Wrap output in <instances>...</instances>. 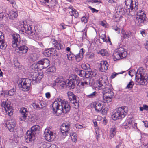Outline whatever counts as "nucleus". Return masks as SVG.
<instances>
[{"label":"nucleus","mask_w":148,"mask_h":148,"mask_svg":"<svg viewBox=\"0 0 148 148\" xmlns=\"http://www.w3.org/2000/svg\"><path fill=\"white\" fill-rule=\"evenodd\" d=\"M52 108L53 111L57 116L60 115L59 112H60L61 111L63 113H66L70 109V106L69 103L67 101L60 98H57L53 103Z\"/></svg>","instance_id":"f257e3e1"},{"label":"nucleus","mask_w":148,"mask_h":148,"mask_svg":"<svg viewBox=\"0 0 148 148\" xmlns=\"http://www.w3.org/2000/svg\"><path fill=\"white\" fill-rule=\"evenodd\" d=\"M91 79L87 78L79 79L75 75L70 80H68L66 83V85L70 89H73L75 88V84L78 87H84L86 86V85L92 84Z\"/></svg>","instance_id":"f03ea898"},{"label":"nucleus","mask_w":148,"mask_h":148,"mask_svg":"<svg viewBox=\"0 0 148 148\" xmlns=\"http://www.w3.org/2000/svg\"><path fill=\"white\" fill-rule=\"evenodd\" d=\"M148 76L145 70L143 67L138 69L136 73L135 80L137 84L141 86L146 84Z\"/></svg>","instance_id":"7ed1b4c3"},{"label":"nucleus","mask_w":148,"mask_h":148,"mask_svg":"<svg viewBox=\"0 0 148 148\" xmlns=\"http://www.w3.org/2000/svg\"><path fill=\"white\" fill-rule=\"evenodd\" d=\"M106 80L102 78L99 79L97 81L96 87H98L99 90L102 89L103 95H109V96L113 95L112 91V87L111 84L107 85L106 84Z\"/></svg>","instance_id":"20e7f679"},{"label":"nucleus","mask_w":148,"mask_h":148,"mask_svg":"<svg viewBox=\"0 0 148 148\" xmlns=\"http://www.w3.org/2000/svg\"><path fill=\"white\" fill-rule=\"evenodd\" d=\"M128 110L126 106L119 107L113 111L112 115L113 120H116L123 118L127 114Z\"/></svg>","instance_id":"39448f33"},{"label":"nucleus","mask_w":148,"mask_h":148,"mask_svg":"<svg viewBox=\"0 0 148 148\" xmlns=\"http://www.w3.org/2000/svg\"><path fill=\"white\" fill-rule=\"evenodd\" d=\"M40 126L35 125L31 128V130L27 131L26 135L25 136L26 142L27 143L30 141L34 140L35 139V134L39 132L40 130Z\"/></svg>","instance_id":"423d86ee"},{"label":"nucleus","mask_w":148,"mask_h":148,"mask_svg":"<svg viewBox=\"0 0 148 148\" xmlns=\"http://www.w3.org/2000/svg\"><path fill=\"white\" fill-rule=\"evenodd\" d=\"M135 13L137 15L135 20L136 23L137 25L141 26L147 23L146 15L143 11L142 10L136 11Z\"/></svg>","instance_id":"0eeeda50"},{"label":"nucleus","mask_w":148,"mask_h":148,"mask_svg":"<svg viewBox=\"0 0 148 148\" xmlns=\"http://www.w3.org/2000/svg\"><path fill=\"white\" fill-rule=\"evenodd\" d=\"M21 23V25L23 26L22 27V29L20 32H22L23 34H26L29 36H32L33 37H34L35 35L36 31H33L31 26H28L26 24L25 25L26 23V21H22Z\"/></svg>","instance_id":"6e6552de"},{"label":"nucleus","mask_w":148,"mask_h":148,"mask_svg":"<svg viewBox=\"0 0 148 148\" xmlns=\"http://www.w3.org/2000/svg\"><path fill=\"white\" fill-rule=\"evenodd\" d=\"M31 79L28 78L23 79L18 85L24 91H27L29 90L31 83Z\"/></svg>","instance_id":"1a4fd4ad"},{"label":"nucleus","mask_w":148,"mask_h":148,"mask_svg":"<svg viewBox=\"0 0 148 148\" xmlns=\"http://www.w3.org/2000/svg\"><path fill=\"white\" fill-rule=\"evenodd\" d=\"M1 106L4 108L7 114L9 116L12 115L13 109L10 102L3 101L1 104Z\"/></svg>","instance_id":"9d476101"},{"label":"nucleus","mask_w":148,"mask_h":148,"mask_svg":"<svg viewBox=\"0 0 148 148\" xmlns=\"http://www.w3.org/2000/svg\"><path fill=\"white\" fill-rule=\"evenodd\" d=\"M125 3L126 6L130 8L131 10L134 11L137 10L138 9V3L134 0H125Z\"/></svg>","instance_id":"9b49d317"},{"label":"nucleus","mask_w":148,"mask_h":148,"mask_svg":"<svg viewBox=\"0 0 148 148\" xmlns=\"http://www.w3.org/2000/svg\"><path fill=\"white\" fill-rule=\"evenodd\" d=\"M16 122L14 119L8 120L5 123L6 127L11 132H13L15 127Z\"/></svg>","instance_id":"f8f14e48"},{"label":"nucleus","mask_w":148,"mask_h":148,"mask_svg":"<svg viewBox=\"0 0 148 148\" xmlns=\"http://www.w3.org/2000/svg\"><path fill=\"white\" fill-rule=\"evenodd\" d=\"M12 46L13 47H16L20 44V38L19 34L15 33L12 34Z\"/></svg>","instance_id":"ddd939ff"},{"label":"nucleus","mask_w":148,"mask_h":148,"mask_svg":"<svg viewBox=\"0 0 148 148\" xmlns=\"http://www.w3.org/2000/svg\"><path fill=\"white\" fill-rule=\"evenodd\" d=\"M45 139L48 141L53 140L56 138V136L53 132L48 129H46L44 132Z\"/></svg>","instance_id":"4468645a"},{"label":"nucleus","mask_w":148,"mask_h":148,"mask_svg":"<svg viewBox=\"0 0 148 148\" xmlns=\"http://www.w3.org/2000/svg\"><path fill=\"white\" fill-rule=\"evenodd\" d=\"M70 124L69 122H66L62 124L60 126L61 132L62 135L65 136L70 129Z\"/></svg>","instance_id":"2eb2a0df"},{"label":"nucleus","mask_w":148,"mask_h":148,"mask_svg":"<svg viewBox=\"0 0 148 148\" xmlns=\"http://www.w3.org/2000/svg\"><path fill=\"white\" fill-rule=\"evenodd\" d=\"M135 11L133 10H131L130 8L127 6L125 7L120 8L119 10V12L121 15L127 14L133 15L135 14Z\"/></svg>","instance_id":"dca6fc26"},{"label":"nucleus","mask_w":148,"mask_h":148,"mask_svg":"<svg viewBox=\"0 0 148 148\" xmlns=\"http://www.w3.org/2000/svg\"><path fill=\"white\" fill-rule=\"evenodd\" d=\"M97 95V92L92 88L87 89L85 92L86 97L89 98H94Z\"/></svg>","instance_id":"f3484780"},{"label":"nucleus","mask_w":148,"mask_h":148,"mask_svg":"<svg viewBox=\"0 0 148 148\" xmlns=\"http://www.w3.org/2000/svg\"><path fill=\"white\" fill-rule=\"evenodd\" d=\"M20 112L21 114L20 120L21 121H25L28 115V110L25 107H22L21 108Z\"/></svg>","instance_id":"a211bd4d"},{"label":"nucleus","mask_w":148,"mask_h":148,"mask_svg":"<svg viewBox=\"0 0 148 148\" xmlns=\"http://www.w3.org/2000/svg\"><path fill=\"white\" fill-rule=\"evenodd\" d=\"M97 71L96 70H95L89 71L88 73H85V77L84 78H87L91 79V82H92V84L86 85V86H90L91 85H92L94 84L93 79L90 78V77H95L97 75Z\"/></svg>","instance_id":"6ab92c4d"},{"label":"nucleus","mask_w":148,"mask_h":148,"mask_svg":"<svg viewBox=\"0 0 148 148\" xmlns=\"http://www.w3.org/2000/svg\"><path fill=\"white\" fill-rule=\"evenodd\" d=\"M91 106L95 108L96 111L99 112L102 109L103 106L101 103V102L96 101L92 103L91 104Z\"/></svg>","instance_id":"aec40b11"},{"label":"nucleus","mask_w":148,"mask_h":148,"mask_svg":"<svg viewBox=\"0 0 148 148\" xmlns=\"http://www.w3.org/2000/svg\"><path fill=\"white\" fill-rule=\"evenodd\" d=\"M108 64L106 61H101L99 66V70L102 72L106 71L108 69Z\"/></svg>","instance_id":"412c9836"},{"label":"nucleus","mask_w":148,"mask_h":148,"mask_svg":"<svg viewBox=\"0 0 148 148\" xmlns=\"http://www.w3.org/2000/svg\"><path fill=\"white\" fill-rule=\"evenodd\" d=\"M67 82V81L65 82L62 80L60 78H57L54 81L53 85V86H56L62 88L64 86V85L66 84Z\"/></svg>","instance_id":"4be33fe9"},{"label":"nucleus","mask_w":148,"mask_h":148,"mask_svg":"<svg viewBox=\"0 0 148 148\" xmlns=\"http://www.w3.org/2000/svg\"><path fill=\"white\" fill-rule=\"evenodd\" d=\"M117 132L116 127L115 125L113 126L111 128L109 134V138L111 139L114 137Z\"/></svg>","instance_id":"5701e85b"},{"label":"nucleus","mask_w":148,"mask_h":148,"mask_svg":"<svg viewBox=\"0 0 148 148\" xmlns=\"http://www.w3.org/2000/svg\"><path fill=\"white\" fill-rule=\"evenodd\" d=\"M28 48L25 45L21 46L19 47H17L16 50V51H18L19 53H25L28 50Z\"/></svg>","instance_id":"b1692460"},{"label":"nucleus","mask_w":148,"mask_h":148,"mask_svg":"<svg viewBox=\"0 0 148 148\" xmlns=\"http://www.w3.org/2000/svg\"><path fill=\"white\" fill-rule=\"evenodd\" d=\"M78 99L76 96L74 95V97L71 98V100L70 101L73 104V106L75 108H77L79 107V102Z\"/></svg>","instance_id":"393cba45"},{"label":"nucleus","mask_w":148,"mask_h":148,"mask_svg":"<svg viewBox=\"0 0 148 148\" xmlns=\"http://www.w3.org/2000/svg\"><path fill=\"white\" fill-rule=\"evenodd\" d=\"M52 42L54 47L58 50L64 48V45H63L58 42L55 40L53 39Z\"/></svg>","instance_id":"a878e982"},{"label":"nucleus","mask_w":148,"mask_h":148,"mask_svg":"<svg viewBox=\"0 0 148 148\" xmlns=\"http://www.w3.org/2000/svg\"><path fill=\"white\" fill-rule=\"evenodd\" d=\"M132 120L131 119L128 118L123 123V126L125 129H130L131 127L132 124Z\"/></svg>","instance_id":"bb28decb"},{"label":"nucleus","mask_w":148,"mask_h":148,"mask_svg":"<svg viewBox=\"0 0 148 148\" xmlns=\"http://www.w3.org/2000/svg\"><path fill=\"white\" fill-rule=\"evenodd\" d=\"M117 50L119 54L121 55V56L122 58H124L127 56V52L124 51V49L123 47H120Z\"/></svg>","instance_id":"cd10ccee"},{"label":"nucleus","mask_w":148,"mask_h":148,"mask_svg":"<svg viewBox=\"0 0 148 148\" xmlns=\"http://www.w3.org/2000/svg\"><path fill=\"white\" fill-rule=\"evenodd\" d=\"M121 55L117 51H115L113 54L114 60L116 61L123 58H122Z\"/></svg>","instance_id":"c85d7f7f"},{"label":"nucleus","mask_w":148,"mask_h":148,"mask_svg":"<svg viewBox=\"0 0 148 148\" xmlns=\"http://www.w3.org/2000/svg\"><path fill=\"white\" fill-rule=\"evenodd\" d=\"M84 53L83 49V48L81 49L79 51V53L77 54L76 60L77 61L79 62L82 59Z\"/></svg>","instance_id":"c756f323"},{"label":"nucleus","mask_w":148,"mask_h":148,"mask_svg":"<svg viewBox=\"0 0 148 148\" xmlns=\"http://www.w3.org/2000/svg\"><path fill=\"white\" fill-rule=\"evenodd\" d=\"M17 16V13L15 11H11L9 13V16L10 19H11L13 20Z\"/></svg>","instance_id":"7c9ffc66"},{"label":"nucleus","mask_w":148,"mask_h":148,"mask_svg":"<svg viewBox=\"0 0 148 148\" xmlns=\"http://www.w3.org/2000/svg\"><path fill=\"white\" fill-rule=\"evenodd\" d=\"M55 51L56 50L54 48H51L46 50L45 54L46 56H49L51 54H53V52H55Z\"/></svg>","instance_id":"2f4dec72"},{"label":"nucleus","mask_w":148,"mask_h":148,"mask_svg":"<svg viewBox=\"0 0 148 148\" xmlns=\"http://www.w3.org/2000/svg\"><path fill=\"white\" fill-rule=\"evenodd\" d=\"M49 64L50 61L47 58L43 59V68H46L48 67L49 65Z\"/></svg>","instance_id":"473e14b6"},{"label":"nucleus","mask_w":148,"mask_h":148,"mask_svg":"<svg viewBox=\"0 0 148 148\" xmlns=\"http://www.w3.org/2000/svg\"><path fill=\"white\" fill-rule=\"evenodd\" d=\"M69 13L71 16H74L75 18H77L79 15L78 12L75 9H72L70 11Z\"/></svg>","instance_id":"72a5a7b5"},{"label":"nucleus","mask_w":148,"mask_h":148,"mask_svg":"<svg viewBox=\"0 0 148 148\" xmlns=\"http://www.w3.org/2000/svg\"><path fill=\"white\" fill-rule=\"evenodd\" d=\"M105 96V99H104L103 101L104 103H109L112 101V97L113 95L109 96V95H106Z\"/></svg>","instance_id":"f704fd0d"},{"label":"nucleus","mask_w":148,"mask_h":148,"mask_svg":"<svg viewBox=\"0 0 148 148\" xmlns=\"http://www.w3.org/2000/svg\"><path fill=\"white\" fill-rule=\"evenodd\" d=\"M70 53L69 54H67V56L68 59L69 60H73L74 58H75L76 60V58L77 56V54L74 55L73 54H71V53L70 52Z\"/></svg>","instance_id":"c9c22d12"},{"label":"nucleus","mask_w":148,"mask_h":148,"mask_svg":"<svg viewBox=\"0 0 148 148\" xmlns=\"http://www.w3.org/2000/svg\"><path fill=\"white\" fill-rule=\"evenodd\" d=\"M32 106L35 109H40L42 108V107H40L39 105L38 101H34L32 104Z\"/></svg>","instance_id":"e433bc0d"},{"label":"nucleus","mask_w":148,"mask_h":148,"mask_svg":"<svg viewBox=\"0 0 148 148\" xmlns=\"http://www.w3.org/2000/svg\"><path fill=\"white\" fill-rule=\"evenodd\" d=\"M122 36L124 39L127 38L129 37L130 36V33L127 32L123 31L122 32Z\"/></svg>","instance_id":"4c0bfd02"},{"label":"nucleus","mask_w":148,"mask_h":148,"mask_svg":"<svg viewBox=\"0 0 148 148\" xmlns=\"http://www.w3.org/2000/svg\"><path fill=\"white\" fill-rule=\"evenodd\" d=\"M75 70L77 73L81 77H82L84 75H85L84 71L83 70H78V69H76Z\"/></svg>","instance_id":"58836bf2"},{"label":"nucleus","mask_w":148,"mask_h":148,"mask_svg":"<svg viewBox=\"0 0 148 148\" xmlns=\"http://www.w3.org/2000/svg\"><path fill=\"white\" fill-rule=\"evenodd\" d=\"M29 59L32 61H35L37 60L38 57L36 54H30Z\"/></svg>","instance_id":"ea45409f"},{"label":"nucleus","mask_w":148,"mask_h":148,"mask_svg":"<svg viewBox=\"0 0 148 148\" xmlns=\"http://www.w3.org/2000/svg\"><path fill=\"white\" fill-rule=\"evenodd\" d=\"M134 85V82L131 81L128 84L127 86L125 88L131 90L132 89Z\"/></svg>","instance_id":"a19ab883"},{"label":"nucleus","mask_w":148,"mask_h":148,"mask_svg":"<svg viewBox=\"0 0 148 148\" xmlns=\"http://www.w3.org/2000/svg\"><path fill=\"white\" fill-rule=\"evenodd\" d=\"M81 67L83 69L85 70H88L90 68V65L87 63L82 64Z\"/></svg>","instance_id":"79ce46f5"},{"label":"nucleus","mask_w":148,"mask_h":148,"mask_svg":"<svg viewBox=\"0 0 148 148\" xmlns=\"http://www.w3.org/2000/svg\"><path fill=\"white\" fill-rule=\"evenodd\" d=\"M71 137L73 142H75L77 141V136L75 133H73L72 135H71Z\"/></svg>","instance_id":"37998d69"},{"label":"nucleus","mask_w":148,"mask_h":148,"mask_svg":"<svg viewBox=\"0 0 148 148\" xmlns=\"http://www.w3.org/2000/svg\"><path fill=\"white\" fill-rule=\"evenodd\" d=\"M1 45H0V48L1 49H4L7 46V45L6 44L4 39H3V42H0Z\"/></svg>","instance_id":"c03bdc74"},{"label":"nucleus","mask_w":148,"mask_h":148,"mask_svg":"<svg viewBox=\"0 0 148 148\" xmlns=\"http://www.w3.org/2000/svg\"><path fill=\"white\" fill-rule=\"evenodd\" d=\"M69 100H71V98L73 97H74V95L71 92H68L67 93Z\"/></svg>","instance_id":"a18cd8bd"},{"label":"nucleus","mask_w":148,"mask_h":148,"mask_svg":"<svg viewBox=\"0 0 148 148\" xmlns=\"http://www.w3.org/2000/svg\"><path fill=\"white\" fill-rule=\"evenodd\" d=\"M124 72V71H122L121 72H120V73H116L114 72L112 75L111 76V78H114L117 75H118L119 74H123Z\"/></svg>","instance_id":"49530a36"},{"label":"nucleus","mask_w":148,"mask_h":148,"mask_svg":"<svg viewBox=\"0 0 148 148\" xmlns=\"http://www.w3.org/2000/svg\"><path fill=\"white\" fill-rule=\"evenodd\" d=\"M4 39V34L0 31V42L3 41Z\"/></svg>","instance_id":"de8ad7c7"},{"label":"nucleus","mask_w":148,"mask_h":148,"mask_svg":"<svg viewBox=\"0 0 148 148\" xmlns=\"http://www.w3.org/2000/svg\"><path fill=\"white\" fill-rule=\"evenodd\" d=\"M8 95L10 96H12L14 95V89H12L10 90L8 92Z\"/></svg>","instance_id":"09e8293b"},{"label":"nucleus","mask_w":148,"mask_h":148,"mask_svg":"<svg viewBox=\"0 0 148 148\" xmlns=\"http://www.w3.org/2000/svg\"><path fill=\"white\" fill-rule=\"evenodd\" d=\"M88 18L87 17L83 16L81 18V21L82 22L85 23L87 22Z\"/></svg>","instance_id":"8fccbe9b"},{"label":"nucleus","mask_w":148,"mask_h":148,"mask_svg":"<svg viewBox=\"0 0 148 148\" xmlns=\"http://www.w3.org/2000/svg\"><path fill=\"white\" fill-rule=\"evenodd\" d=\"M100 38L103 40V42H107V40L106 38V36L105 34H103L102 35L100 36Z\"/></svg>","instance_id":"3c124183"},{"label":"nucleus","mask_w":148,"mask_h":148,"mask_svg":"<svg viewBox=\"0 0 148 148\" xmlns=\"http://www.w3.org/2000/svg\"><path fill=\"white\" fill-rule=\"evenodd\" d=\"M100 52L101 55L103 56H105L107 54L106 51L104 49H101Z\"/></svg>","instance_id":"603ef678"},{"label":"nucleus","mask_w":148,"mask_h":148,"mask_svg":"<svg viewBox=\"0 0 148 148\" xmlns=\"http://www.w3.org/2000/svg\"><path fill=\"white\" fill-rule=\"evenodd\" d=\"M136 72L134 70H130L128 73V74L129 75L131 76L132 77L134 75V74H135Z\"/></svg>","instance_id":"864d4df0"},{"label":"nucleus","mask_w":148,"mask_h":148,"mask_svg":"<svg viewBox=\"0 0 148 148\" xmlns=\"http://www.w3.org/2000/svg\"><path fill=\"white\" fill-rule=\"evenodd\" d=\"M122 142L121 141H120L119 142V144L116 147V148H123V145H122Z\"/></svg>","instance_id":"5fc2aeb1"},{"label":"nucleus","mask_w":148,"mask_h":148,"mask_svg":"<svg viewBox=\"0 0 148 148\" xmlns=\"http://www.w3.org/2000/svg\"><path fill=\"white\" fill-rule=\"evenodd\" d=\"M43 59L40 60L38 62L36 65H37V67H38V65H41L43 66Z\"/></svg>","instance_id":"6e6d98bb"},{"label":"nucleus","mask_w":148,"mask_h":148,"mask_svg":"<svg viewBox=\"0 0 148 148\" xmlns=\"http://www.w3.org/2000/svg\"><path fill=\"white\" fill-rule=\"evenodd\" d=\"M140 34L143 37L145 36L146 34V33L145 30H143L140 31Z\"/></svg>","instance_id":"4d7b16f0"},{"label":"nucleus","mask_w":148,"mask_h":148,"mask_svg":"<svg viewBox=\"0 0 148 148\" xmlns=\"http://www.w3.org/2000/svg\"><path fill=\"white\" fill-rule=\"evenodd\" d=\"M101 111H102L101 112L102 114L105 115L106 114L107 112V108H103V107Z\"/></svg>","instance_id":"13d9d810"},{"label":"nucleus","mask_w":148,"mask_h":148,"mask_svg":"<svg viewBox=\"0 0 148 148\" xmlns=\"http://www.w3.org/2000/svg\"><path fill=\"white\" fill-rule=\"evenodd\" d=\"M89 8L91 10H92V12H96V13H97V12H98V10H96L95 9V8H92L91 7V6H89Z\"/></svg>","instance_id":"bf43d9fd"},{"label":"nucleus","mask_w":148,"mask_h":148,"mask_svg":"<svg viewBox=\"0 0 148 148\" xmlns=\"http://www.w3.org/2000/svg\"><path fill=\"white\" fill-rule=\"evenodd\" d=\"M75 127L77 128L81 129L83 127L82 126L78 124H76L75 125Z\"/></svg>","instance_id":"052dcab7"},{"label":"nucleus","mask_w":148,"mask_h":148,"mask_svg":"<svg viewBox=\"0 0 148 148\" xmlns=\"http://www.w3.org/2000/svg\"><path fill=\"white\" fill-rule=\"evenodd\" d=\"M142 122L144 123L145 127H148V121H143Z\"/></svg>","instance_id":"680f3d73"},{"label":"nucleus","mask_w":148,"mask_h":148,"mask_svg":"<svg viewBox=\"0 0 148 148\" xmlns=\"http://www.w3.org/2000/svg\"><path fill=\"white\" fill-rule=\"evenodd\" d=\"M22 45H24L26 44L27 43V40L25 39H23L22 40Z\"/></svg>","instance_id":"e2e57ef3"},{"label":"nucleus","mask_w":148,"mask_h":148,"mask_svg":"<svg viewBox=\"0 0 148 148\" xmlns=\"http://www.w3.org/2000/svg\"><path fill=\"white\" fill-rule=\"evenodd\" d=\"M39 105H40V107H42V108H43L45 106L43 105V101H38Z\"/></svg>","instance_id":"0e129e2a"},{"label":"nucleus","mask_w":148,"mask_h":148,"mask_svg":"<svg viewBox=\"0 0 148 148\" xmlns=\"http://www.w3.org/2000/svg\"><path fill=\"white\" fill-rule=\"evenodd\" d=\"M45 96L47 98H49L51 97V95L50 93L47 92L45 94Z\"/></svg>","instance_id":"69168bd1"},{"label":"nucleus","mask_w":148,"mask_h":148,"mask_svg":"<svg viewBox=\"0 0 148 148\" xmlns=\"http://www.w3.org/2000/svg\"><path fill=\"white\" fill-rule=\"evenodd\" d=\"M100 24L102 26L104 27H106V25L105 24V22H103V21H101L99 22Z\"/></svg>","instance_id":"338daca9"},{"label":"nucleus","mask_w":148,"mask_h":148,"mask_svg":"<svg viewBox=\"0 0 148 148\" xmlns=\"http://www.w3.org/2000/svg\"><path fill=\"white\" fill-rule=\"evenodd\" d=\"M143 107L144 108V109L145 110H146L148 111V106H147L146 105H143Z\"/></svg>","instance_id":"774afa93"}]
</instances>
